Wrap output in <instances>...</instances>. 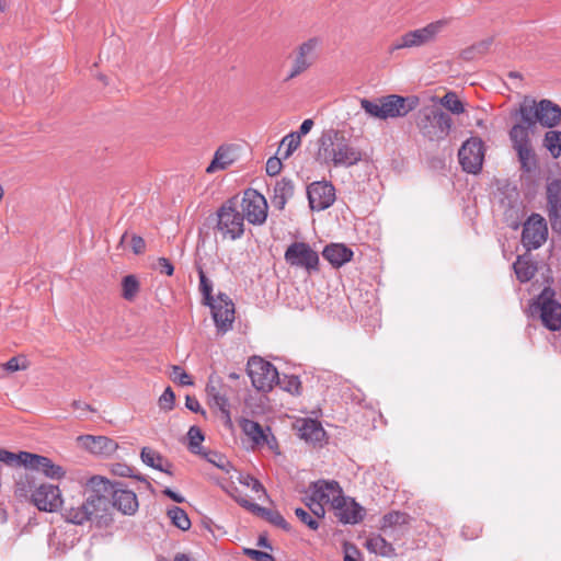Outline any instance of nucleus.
<instances>
[{
  "label": "nucleus",
  "mask_w": 561,
  "mask_h": 561,
  "mask_svg": "<svg viewBox=\"0 0 561 561\" xmlns=\"http://www.w3.org/2000/svg\"><path fill=\"white\" fill-rule=\"evenodd\" d=\"M513 267L516 277L520 283L529 282L536 273V267L528 261L522 260L520 256L517 257L516 262L513 264Z\"/></svg>",
  "instance_id": "obj_37"
},
{
  "label": "nucleus",
  "mask_w": 561,
  "mask_h": 561,
  "mask_svg": "<svg viewBox=\"0 0 561 561\" xmlns=\"http://www.w3.org/2000/svg\"><path fill=\"white\" fill-rule=\"evenodd\" d=\"M255 508V515L268 522L270 524L282 528L285 531H290L291 527L286 522V519L282 516L278 511L266 508L260 505V507Z\"/></svg>",
  "instance_id": "obj_34"
},
{
  "label": "nucleus",
  "mask_w": 561,
  "mask_h": 561,
  "mask_svg": "<svg viewBox=\"0 0 561 561\" xmlns=\"http://www.w3.org/2000/svg\"><path fill=\"white\" fill-rule=\"evenodd\" d=\"M300 142H301V138H299V135H296L294 133L286 135L282 139L280 146H279V150L283 147H286V150L283 153V159L289 158L293 154V152L300 146Z\"/></svg>",
  "instance_id": "obj_46"
},
{
  "label": "nucleus",
  "mask_w": 561,
  "mask_h": 561,
  "mask_svg": "<svg viewBox=\"0 0 561 561\" xmlns=\"http://www.w3.org/2000/svg\"><path fill=\"white\" fill-rule=\"evenodd\" d=\"M156 268L161 273L168 276H172L174 273V266L172 262L167 257H159L157 260Z\"/></svg>",
  "instance_id": "obj_57"
},
{
  "label": "nucleus",
  "mask_w": 561,
  "mask_h": 561,
  "mask_svg": "<svg viewBox=\"0 0 561 561\" xmlns=\"http://www.w3.org/2000/svg\"><path fill=\"white\" fill-rule=\"evenodd\" d=\"M230 387L221 380V378L210 375L206 385V393L211 407L224 410L230 407L229 394Z\"/></svg>",
  "instance_id": "obj_23"
},
{
  "label": "nucleus",
  "mask_w": 561,
  "mask_h": 561,
  "mask_svg": "<svg viewBox=\"0 0 561 561\" xmlns=\"http://www.w3.org/2000/svg\"><path fill=\"white\" fill-rule=\"evenodd\" d=\"M448 25V20L442 19L428 23L424 27L409 31L399 36L390 47V51L403 48H415L436 41L437 35Z\"/></svg>",
  "instance_id": "obj_8"
},
{
  "label": "nucleus",
  "mask_w": 561,
  "mask_h": 561,
  "mask_svg": "<svg viewBox=\"0 0 561 561\" xmlns=\"http://www.w3.org/2000/svg\"><path fill=\"white\" fill-rule=\"evenodd\" d=\"M122 287L124 299L131 301L139 291V282L136 276L127 275L123 278Z\"/></svg>",
  "instance_id": "obj_44"
},
{
  "label": "nucleus",
  "mask_w": 561,
  "mask_h": 561,
  "mask_svg": "<svg viewBox=\"0 0 561 561\" xmlns=\"http://www.w3.org/2000/svg\"><path fill=\"white\" fill-rule=\"evenodd\" d=\"M295 515L297 516V518L302 523L305 524L306 526H308L311 530H317L320 526L319 522L317 520V518H314L308 511H306L305 508H301V507H297L295 510Z\"/></svg>",
  "instance_id": "obj_50"
},
{
  "label": "nucleus",
  "mask_w": 561,
  "mask_h": 561,
  "mask_svg": "<svg viewBox=\"0 0 561 561\" xmlns=\"http://www.w3.org/2000/svg\"><path fill=\"white\" fill-rule=\"evenodd\" d=\"M111 471L114 476H117V477H128V478H134L141 482H145L147 485V489L152 490L151 483L146 479L145 476H142L140 473H136L137 470L134 467H130L126 463L116 462V463L112 465Z\"/></svg>",
  "instance_id": "obj_35"
},
{
  "label": "nucleus",
  "mask_w": 561,
  "mask_h": 561,
  "mask_svg": "<svg viewBox=\"0 0 561 561\" xmlns=\"http://www.w3.org/2000/svg\"><path fill=\"white\" fill-rule=\"evenodd\" d=\"M553 297L554 291L550 288H545L536 304L540 310L543 325L550 331H559L561 329V304Z\"/></svg>",
  "instance_id": "obj_15"
},
{
  "label": "nucleus",
  "mask_w": 561,
  "mask_h": 561,
  "mask_svg": "<svg viewBox=\"0 0 561 561\" xmlns=\"http://www.w3.org/2000/svg\"><path fill=\"white\" fill-rule=\"evenodd\" d=\"M239 482L248 488H251L254 492H263L266 494L263 484L251 474H240L238 478Z\"/></svg>",
  "instance_id": "obj_52"
},
{
  "label": "nucleus",
  "mask_w": 561,
  "mask_h": 561,
  "mask_svg": "<svg viewBox=\"0 0 561 561\" xmlns=\"http://www.w3.org/2000/svg\"><path fill=\"white\" fill-rule=\"evenodd\" d=\"M440 104L450 113L459 115L465 112L463 103L453 91L447 92L442 99Z\"/></svg>",
  "instance_id": "obj_41"
},
{
  "label": "nucleus",
  "mask_w": 561,
  "mask_h": 561,
  "mask_svg": "<svg viewBox=\"0 0 561 561\" xmlns=\"http://www.w3.org/2000/svg\"><path fill=\"white\" fill-rule=\"evenodd\" d=\"M284 260L289 266L305 270L310 275L320 270L318 252L304 241H295L289 244L284 253Z\"/></svg>",
  "instance_id": "obj_9"
},
{
  "label": "nucleus",
  "mask_w": 561,
  "mask_h": 561,
  "mask_svg": "<svg viewBox=\"0 0 561 561\" xmlns=\"http://www.w3.org/2000/svg\"><path fill=\"white\" fill-rule=\"evenodd\" d=\"M239 426L242 432L256 445L270 444L268 435L263 427L255 421L247 417L239 420Z\"/></svg>",
  "instance_id": "obj_29"
},
{
  "label": "nucleus",
  "mask_w": 561,
  "mask_h": 561,
  "mask_svg": "<svg viewBox=\"0 0 561 561\" xmlns=\"http://www.w3.org/2000/svg\"><path fill=\"white\" fill-rule=\"evenodd\" d=\"M204 457L208 462L213 463L217 468L221 469L225 472H229L232 468V465L230 461L221 454L215 450H204L201 455Z\"/></svg>",
  "instance_id": "obj_42"
},
{
  "label": "nucleus",
  "mask_w": 561,
  "mask_h": 561,
  "mask_svg": "<svg viewBox=\"0 0 561 561\" xmlns=\"http://www.w3.org/2000/svg\"><path fill=\"white\" fill-rule=\"evenodd\" d=\"M62 518L73 525H83L85 522H93L99 527L108 526L113 518L110 513H104V501L95 491L93 477L87 483V495L81 499L75 496L64 500L60 508Z\"/></svg>",
  "instance_id": "obj_1"
},
{
  "label": "nucleus",
  "mask_w": 561,
  "mask_h": 561,
  "mask_svg": "<svg viewBox=\"0 0 561 561\" xmlns=\"http://www.w3.org/2000/svg\"><path fill=\"white\" fill-rule=\"evenodd\" d=\"M324 504L322 501H310L309 495L306 497V505L311 511L312 516L319 519L323 518L325 515Z\"/></svg>",
  "instance_id": "obj_54"
},
{
  "label": "nucleus",
  "mask_w": 561,
  "mask_h": 561,
  "mask_svg": "<svg viewBox=\"0 0 561 561\" xmlns=\"http://www.w3.org/2000/svg\"><path fill=\"white\" fill-rule=\"evenodd\" d=\"M207 306L211 309L213 319L219 332L226 333L232 328L234 306L227 295L219 294L218 298L207 302Z\"/></svg>",
  "instance_id": "obj_20"
},
{
  "label": "nucleus",
  "mask_w": 561,
  "mask_h": 561,
  "mask_svg": "<svg viewBox=\"0 0 561 561\" xmlns=\"http://www.w3.org/2000/svg\"><path fill=\"white\" fill-rule=\"evenodd\" d=\"M247 373L251 379L252 386L263 392L271 391L276 379H278L276 367L259 356L249 358Z\"/></svg>",
  "instance_id": "obj_10"
},
{
  "label": "nucleus",
  "mask_w": 561,
  "mask_h": 561,
  "mask_svg": "<svg viewBox=\"0 0 561 561\" xmlns=\"http://www.w3.org/2000/svg\"><path fill=\"white\" fill-rule=\"evenodd\" d=\"M307 196L310 208L321 211L335 202V187L328 181L313 182L307 187Z\"/></svg>",
  "instance_id": "obj_18"
},
{
  "label": "nucleus",
  "mask_w": 561,
  "mask_h": 561,
  "mask_svg": "<svg viewBox=\"0 0 561 561\" xmlns=\"http://www.w3.org/2000/svg\"><path fill=\"white\" fill-rule=\"evenodd\" d=\"M415 124L424 139L440 142L448 137L454 122L448 113L432 105L419 110Z\"/></svg>",
  "instance_id": "obj_6"
},
{
  "label": "nucleus",
  "mask_w": 561,
  "mask_h": 561,
  "mask_svg": "<svg viewBox=\"0 0 561 561\" xmlns=\"http://www.w3.org/2000/svg\"><path fill=\"white\" fill-rule=\"evenodd\" d=\"M25 458L28 459L27 472H42L45 477L53 480H60L66 476V470L61 466L54 463L48 457L30 453V456H25Z\"/></svg>",
  "instance_id": "obj_21"
},
{
  "label": "nucleus",
  "mask_w": 561,
  "mask_h": 561,
  "mask_svg": "<svg viewBox=\"0 0 561 561\" xmlns=\"http://www.w3.org/2000/svg\"><path fill=\"white\" fill-rule=\"evenodd\" d=\"M294 188V183L289 179L283 178L277 181L271 198L273 206L278 210H283L288 199L293 197Z\"/></svg>",
  "instance_id": "obj_28"
},
{
  "label": "nucleus",
  "mask_w": 561,
  "mask_h": 561,
  "mask_svg": "<svg viewBox=\"0 0 561 561\" xmlns=\"http://www.w3.org/2000/svg\"><path fill=\"white\" fill-rule=\"evenodd\" d=\"M236 501L242 506L244 507L245 510H248L249 512H251L252 514L255 515V508L254 507H260L259 504L256 503H253L251 501H249L248 499L245 497H237Z\"/></svg>",
  "instance_id": "obj_61"
},
{
  "label": "nucleus",
  "mask_w": 561,
  "mask_h": 561,
  "mask_svg": "<svg viewBox=\"0 0 561 561\" xmlns=\"http://www.w3.org/2000/svg\"><path fill=\"white\" fill-rule=\"evenodd\" d=\"M93 484L95 491L100 493L104 501V513H110V507L116 508L124 515H134L139 507L138 499L135 492L123 488L119 482H112L108 479L94 476Z\"/></svg>",
  "instance_id": "obj_5"
},
{
  "label": "nucleus",
  "mask_w": 561,
  "mask_h": 561,
  "mask_svg": "<svg viewBox=\"0 0 561 561\" xmlns=\"http://www.w3.org/2000/svg\"><path fill=\"white\" fill-rule=\"evenodd\" d=\"M363 151L344 131L328 129L319 138L318 158L335 168H350L363 160Z\"/></svg>",
  "instance_id": "obj_2"
},
{
  "label": "nucleus",
  "mask_w": 561,
  "mask_h": 561,
  "mask_svg": "<svg viewBox=\"0 0 561 561\" xmlns=\"http://www.w3.org/2000/svg\"><path fill=\"white\" fill-rule=\"evenodd\" d=\"M234 161L232 146L222 145L220 146L215 154L210 164L207 167V173H214L218 170H225Z\"/></svg>",
  "instance_id": "obj_30"
},
{
  "label": "nucleus",
  "mask_w": 561,
  "mask_h": 561,
  "mask_svg": "<svg viewBox=\"0 0 561 561\" xmlns=\"http://www.w3.org/2000/svg\"><path fill=\"white\" fill-rule=\"evenodd\" d=\"M25 456H30L28 451H19L18 454L1 449L0 461L10 466H23L26 469L27 460Z\"/></svg>",
  "instance_id": "obj_40"
},
{
  "label": "nucleus",
  "mask_w": 561,
  "mask_h": 561,
  "mask_svg": "<svg viewBox=\"0 0 561 561\" xmlns=\"http://www.w3.org/2000/svg\"><path fill=\"white\" fill-rule=\"evenodd\" d=\"M459 163L467 173L477 174L481 171L484 160V142L479 137L467 139L458 151Z\"/></svg>",
  "instance_id": "obj_13"
},
{
  "label": "nucleus",
  "mask_w": 561,
  "mask_h": 561,
  "mask_svg": "<svg viewBox=\"0 0 561 561\" xmlns=\"http://www.w3.org/2000/svg\"><path fill=\"white\" fill-rule=\"evenodd\" d=\"M162 493H163V495L168 496L169 499H171L172 501H174L176 503H183L185 501L183 495H181L180 493L174 492L170 488H165L162 491Z\"/></svg>",
  "instance_id": "obj_62"
},
{
  "label": "nucleus",
  "mask_w": 561,
  "mask_h": 561,
  "mask_svg": "<svg viewBox=\"0 0 561 561\" xmlns=\"http://www.w3.org/2000/svg\"><path fill=\"white\" fill-rule=\"evenodd\" d=\"M508 136L514 150L517 152L520 169L525 172L536 169L537 159L530 144L529 133L522 125H513Z\"/></svg>",
  "instance_id": "obj_11"
},
{
  "label": "nucleus",
  "mask_w": 561,
  "mask_h": 561,
  "mask_svg": "<svg viewBox=\"0 0 561 561\" xmlns=\"http://www.w3.org/2000/svg\"><path fill=\"white\" fill-rule=\"evenodd\" d=\"M87 447L93 454H112L116 450L117 444L105 436H85Z\"/></svg>",
  "instance_id": "obj_32"
},
{
  "label": "nucleus",
  "mask_w": 561,
  "mask_h": 561,
  "mask_svg": "<svg viewBox=\"0 0 561 561\" xmlns=\"http://www.w3.org/2000/svg\"><path fill=\"white\" fill-rule=\"evenodd\" d=\"M513 117H519L522 125L528 133L534 131L537 124L545 128H553L561 123V107L548 99L540 101L525 96L518 110L512 113Z\"/></svg>",
  "instance_id": "obj_4"
},
{
  "label": "nucleus",
  "mask_w": 561,
  "mask_h": 561,
  "mask_svg": "<svg viewBox=\"0 0 561 561\" xmlns=\"http://www.w3.org/2000/svg\"><path fill=\"white\" fill-rule=\"evenodd\" d=\"M26 368L27 360L24 356H13L4 364V369L11 373L24 370Z\"/></svg>",
  "instance_id": "obj_53"
},
{
  "label": "nucleus",
  "mask_w": 561,
  "mask_h": 561,
  "mask_svg": "<svg viewBox=\"0 0 561 561\" xmlns=\"http://www.w3.org/2000/svg\"><path fill=\"white\" fill-rule=\"evenodd\" d=\"M240 213L250 224L261 226L266 221L267 202L255 190H247L241 201Z\"/></svg>",
  "instance_id": "obj_14"
},
{
  "label": "nucleus",
  "mask_w": 561,
  "mask_h": 561,
  "mask_svg": "<svg viewBox=\"0 0 561 561\" xmlns=\"http://www.w3.org/2000/svg\"><path fill=\"white\" fill-rule=\"evenodd\" d=\"M490 45H491V42H489V41H483L477 45H473L472 47L463 50V53H462L463 58L465 59L473 58L476 51H478L479 54H483L489 49Z\"/></svg>",
  "instance_id": "obj_55"
},
{
  "label": "nucleus",
  "mask_w": 561,
  "mask_h": 561,
  "mask_svg": "<svg viewBox=\"0 0 561 561\" xmlns=\"http://www.w3.org/2000/svg\"><path fill=\"white\" fill-rule=\"evenodd\" d=\"M185 407L195 413L206 414V411L201 407L198 400L194 396H186L185 398Z\"/></svg>",
  "instance_id": "obj_59"
},
{
  "label": "nucleus",
  "mask_w": 561,
  "mask_h": 561,
  "mask_svg": "<svg viewBox=\"0 0 561 561\" xmlns=\"http://www.w3.org/2000/svg\"><path fill=\"white\" fill-rule=\"evenodd\" d=\"M129 238V233L126 231L123 233V236L121 237V240L118 242V248H123L125 245V243L127 242ZM130 248H131V251L134 254H142L146 250V242L145 240L138 236V234H135L133 233L130 236Z\"/></svg>",
  "instance_id": "obj_43"
},
{
  "label": "nucleus",
  "mask_w": 561,
  "mask_h": 561,
  "mask_svg": "<svg viewBox=\"0 0 561 561\" xmlns=\"http://www.w3.org/2000/svg\"><path fill=\"white\" fill-rule=\"evenodd\" d=\"M187 438H188V445H187L188 450L192 454L202 455V453L204 451V448L201 446V444L203 443V440L205 438L202 430L196 425L191 426L187 432Z\"/></svg>",
  "instance_id": "obj_39"
},
{
  "label": "nucleus",
  "mask_w": 561,
  "mask_h": 561,
  "mask_svg": "<svg viewBox=\"0 0 561 561\" xmlns=\"http://www.w3.org/2000/svg\"><path fill=\"white\" fill-rule=\"evenodd\" d=\"M548 227L543 217L533 214L524 224L522 232L523 245L528 250L540 248L547 240Z\"/></svg>",
  "instance_id": "obj_16"
},
{
  "label": "nucleus",
  "mask_w": 561,
  "mask_h": 561,
  "mask_svg": "<svg viewBox=\"0 0 561 561\" xmlns=\"http://www.w3.org/2000/svg\"><path fill=\"white\" fill-rule=\"evenodd\" d=\"M320 45V39L317 37H312L301 43L295 50L293 64L289 73L284 79L285 82H288L301 73L306 72L312 65L318 60V47Z\"/></svg>",
  "instance_id": "obj_12"
},
{
  "label": "nucleus",
  "mask_w": 561,
  "mask_h": 561,
  "mask_svg": "<svg viewBox=\"0 0 561 561\" xmlns=\"http://www.w3.org/2000/svg\"><path fill=\"white\" fill-rule=\"evenodd\" d=\"M298 435L306 443L321 444L325 438V431L321 423L312 419H301L296 422Z\"/></svg>",
  "instance_id": "obj_25"
},
{
  "label": "nucleus",
  "mask_w": 561,
  "mask_h": 561,
  "mask_svg": "<svg viewBox=\"0 0 561 561\" xmlns=\"http://www.w3.org/2000/svg\"><path fill=\"white\" fill-rule=\"evenodd\" d=\"M168 517L171 519L172 525L181 530H188L191 528V520L187 513L179 507L172 506L167 511Z\"/></svg>",
  "instance_id": "obj_36"
},
{
  "label": "nucleus",
  "mask_w": 561,
  "mask_h": 561,
  "mask_svg": "<svg viewBox=\"0 0 561 561\" xmlns=\"http://www.w3.org/2000/svg\"><path fill=\"white\" fill-rule=\"evenodd\" d=\"M543 146L553 158H559L561 154V130L551 129L547 131L543 138Z\"/></svg>",
  "instance_id": "obj_38"
},
{
  "label": "nucleus",
  "mask_w": 561,
  "mask_h": 561,
  "mask_svg": "<svg viewBox=\"0 0 561 561\" xmlns=\"http://www.w3.org/2000/svg\"><path fill=\"white\" fill-rule=\"evenodd\" d=\"M265 169L268 175H277L282 170V160L277 157H271L266 162Z\"/></svg>",
  "instance_id": "obj_58"
},
{
  "label": "nucleus",
  "mask_w": 561,
  "mask_h": 561,
  "mask_svg": "<svg viewBox=\"0 0 561 561\" xmlns=\"http://www.w3.org/2000/svg\"><path fill=\"white\" fill-rule=\"evenodd\" d=\"M380 104L382 110V119L403 117L419 105V98L414 95L404 98L397 94H390L380 98Z\"/></svg>",
  "instance_id": "obj_17"
},
{
  "label": "nucleus",
  "mask_w": 561,
  "mask_h": 561,
  "mask_svg": "<svg viewBox=\"0 0 561 561\" xmlns=\"http://www.w3.org/2000/svg\"><path fill=\"white\" fill-rule=\"evenodd\" d=\"M275 383L279 385L282 389L285 391L291 393V394H299L301 389V382L297 376H287L284 375L283 378L278 376V379H276Z\"/></svg>",
  "instance_id": "obj_45"
},
{
  "label": "nucleus",
  "mask_w": 561,
  "mask_h": 561,
  "mask_svg": "<svg viewBox=\"0 0 561 561\" xmlns=\"http://www.w3.org/2000/svg\"><path fill=\"white\" fill-rule=\"evenodd\" d=\"M170 378L181 386H192L194 383L192 377L185 373V370L178 365L172 366Z\"/></svg>",
  "instance_id": "obj_48"
},
{
  "label": "nucleus",
  "mask_w": 561,
  "mask_h": 561,
  "mask_svg": "<svg viewBox=\"0 0 561 561\" xmlns=\"http://www.w3.org/2000/svg\"><path fill=\"white\" fill-rule=\"evenodd\" d=\"M548 215L551 227L561 231V181L553 180L547 185Z\"/></svg>",
  "instance_id": "obj_22"
},
{
  "label": "nucleus",
  "mask_w": 561,
  "mask_h": 561,
  "mask_svg": "<svg viewBox=\"0 0 561 561\" xmlns=\"http://www.w3.org/2000/svg\"><path fill=\"white\" fill-rule=\"evenodd\" d=\"M360 106L370 116L382 119L380 99L378 102H374L368 99H362Z\"/></svg>",
  "instance_id": "obj_49"
},
{
  "label": "nucleus",
  "mask_w": 561,
  "mask_h": 561,
  "mask_svg": "<svg viewBox=\"0 0 561 561\" xmlns=\"http://www.w3.org/2000/svg\"><path fill=\"white\" fill-rule=\"evenodd\" d=\"M71 405L76 410L91 411V412L95 411L90 404L81 402V401H77V400H75Z\"/></svg>",
  "instance_id": "obj_63"
},
{
  "label": "nucleus",
  "mask_w": 561,
  "mask_h": 561,
  "mask_svg": "<svg viewBox=\"0 0 561 561\" xmlns=\"http://www.w3.org/2000/svg\"><path fill=\"white\" fill-rule=\"evenodd\" d=\"M365 548L375 554L381 557H394L396 549L392 543L388 542L381 535H371L365 541Z\"/></svg>",
  "instance_id": "obj_31"
},
{
  "label": "nucleus",
  "mask_w": 561,
  "mask_h": 561,
  "mask_svg": "<svg viewBox=\"0 0 561 561\" xmlns=\"http://www.w3.org/2000/svg\"><path fill=\"white\" fill-rule=\"evenodd\" d=\"M216 229L224 238L240 239L244 233L243 215L237 209V197L229 198L217 209Z\"/></svg>",
  "instance_id": "obj_7"
},
{
  "label": "nucleus",
  "mask_w": 561,
  "mask_h": 561,
  "mask_svg": "<svg viewBox=\"0 0 561 561\" xmlns=\"http://www.w3.org/2000/svg\"><path fill=\"white\" fill-rule=\"evenodd\" d=\"M219 411L221 412L222 417L225 420V425L228 427H232L230 407H227L224 410H219Z\"/></svg>",
  "instance_id": "obj_64"
},
{
  "label": "nucleus",
  "mask_w": 561,
  "mask_h": 561,
  "mask_svg": "<svg viewBox=\"0 0 561 561\" xmlns=\"http://www.w3.org/2000/svg\"><path fill=\"white\" fill-rule=\"evenodd\" d=\"M175 394L171 387H167L159 398V407L164 411H170L174 408Z\"/></svg>",
  "instance_id": "obj_51"
},
{
  "label": "nucleus",
  "mask_w": 561,
  "mask_h": 561,
  "mask_svg": "<svg viewBox=\"0 0 561 561\" xmlns=\"http://www.w3.org/2000/svg\"><path fill=\"white\" fill-rule=\"evenodd\" d=\"M339 502L341 505L337 507L336 504L332 507L335 517L343 524H357L364 518V508L356 503L353 499L342 496Z\"/></svg>",
  "instance_id": "obj_24"
},
{
  "label": "nucleus",
  "mask_w": 561,
  "mask_h": 561,
  "mask_svg": "<svg viewBox=\"0 0 561 561\" xmlns=\"http://www.w3.org/2000/svg\"><path fill=\"white\" fill-rule=\"evenodd\" d=\"M411 519V516L405 512L391 511L381 517L379 529L387 533L389 528L409 525Z\"/></svg>",
  "instance_id": "obj_33"
},
{
  "label": "nucleus",
  "mask_w": 561,
  "mask_h": 561,
  "mask_svg": "<svg viewBox=\"0 0 561 561\" xmlns=\"http://www.w3.org/2000/svg\"><path fill=\"white\" fill-rule=\"evenodd\" d=\"M140 458L141 461L150 468L164 472L171 477L174 474L172 471L173 463L159 451L150 447L141 448Z\"/></svg>",
  "instance_id": "obj_27"
},
{
  "label": "nucleus",
  "mask_w": 561,
  "mask_h": 561,
  "mask_svg": "<svg viewBox=\"0 0 561 561\" xmlns=\"http://www.w3.org/2000/svg\"><path fill=\"white\" fill-rule=\"evenodd\" d=\"M309 500L322 501L333 507L335 504L339 507L341 503L339 500L344 495L343 490L339 482L335 480H318L309 485Z\"/></svg>",
  "instance_id": "obj_19"
},
{
  "label": "nucleus",
  "mask_w": 561,
  "mask_h": 561,
  "mask_svg": "<svg viewBox=\"0 0 561 561\" xmlns=\"http://www.w3.org/2000/svg\"><path fill=\"white\" fill-rule=\"evenodd\" d=\"M197 272H198V277H199V288H201V291L203 294L205 304L207 305V302H213L215 300V298L211 295V293H213V284L207 278V276H206V274H205V272H204L202 266H197Z\"/></svg>",
  "instance_id": "obj_47"
},
{
  "label": "nucleus",
  "mask_w": 561,
  "mask_h": 561,
  "mask_svg": "<svg viewBox=\"0 0 561 561\" xmlns=\"http://www.w3.org/2000/svg\"><path fill=\"white\" fill-rule=\"evenodd\" d=\"M354 252L343 243H330L324 247L322 256L333 267H341L352 261Z\"/></svg>",
  "instance_id": "obj_26"
},
{
  "label": "nucleus",
  "mask_w": 561,
  "mask_h": 561,
  "mask_svg": "<svg viewBox=\"0 0 561 561\" xmlns=\"http://www.w3.org/2000/svg\"><path fill=\"white\" fill-rule=\"evenodd\" d=\"M312 126H313V121L308 118L301 123L298 131H293V133L296 135H299V138H301L302 136L307 135L311 130Z\"/></svg>",
  "instance_id": "obj_60"
},
{
  "label": "nucleus",
  "mask_w": 561,
  "mask_h": 561,
  "mask_svg": "<svg viewBox=\"0 0 561 561\" xmlns=\"http://www.w3.org/2000/svg\"><path fill=\"white\" fill-rule=\"evenodd\" d=\"M244 553L253 561H275V558L268 552L255 549H244Z\"/></svg>",
  "instance_id": "obj_56"
},
{
  "label": "nucleus",
  "mask_w": 561,
  "mask_h": 561,
  "mask_svg": "<svg viewBox=\"0 0 561 561\" xmlns=\"http://www.w3.org/2000/svg\"><path fill=\"white\" fill-rule=\"evenodd\" d=\"M14 493L19 497L27 499L42 512H58L64 504L59 486L48 482H38L32 472L19 476L15 480Z\"/></svg>",
  "instance_id": "obj_3"
}]
</instances>
